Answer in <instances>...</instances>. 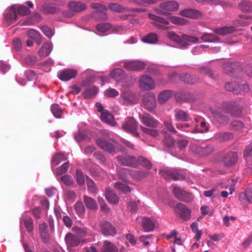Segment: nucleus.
I'll return each instance as SVG.
<instances>
[{"label":"nucleus","mask_w":252,"mask_h":252,"mask_svg":"<svg viewBox=\"0 0 252 252\" xmlns=\"http://www.w3.org/2000/svg\"><path fill=\"white\" fill-rule=\"evenodd\" d=\"M117 159L119 163L123 165L135 167L139 165H141L148 169H151L152 167L151 162L142 157H140L137 159L132 156L126 157H118Z\"/></svg>","instance_id":"7ed1b4c3"},{"label":"nucleus","mask_w":252,"mask_h":252,"mask_svg":"<svg viewBox=\"0 0 252 252\" xmlns=\"http://www.w3.org/2000/svg\"><path fill=\"white\" fill-rule=\"evenodd\" d=\"M68 163H63L61 167L57 169L56 173L57 175H60L65 173L68 168Z\"/></svg>","instance_id":"bf43d9fd"},{"label":"nucleus","mask_w":252,"mask_h":252,"mask_svg":"<svg viewBox=\"0 0 252 252\" xmlns=\"http://www.w3.org/2000/svg\"><path fill=\"white\" fill-rule=\"evenodd\" d=\"M105 195L106 199L110 203L116 204L118 203V197L109 188L106 189Z\"/></svg>","instance_id":"f704fd0d"},{"label":"nucleus","mask_w":252,"mask_h":252,"mask_svg":"<svg viewBox=\"0 0 252 252\" xmlns=\"http://www.w3.org/2000/svg\"><path fill=\"white\" fill-rule=\"evenodd\" d=\"M125 28L122 25L112 26L109 23H102L96 26L97 30L100 32L109 33H121L125 31Z\"/></svg>","instance_id":"0eeeda50"},{"label":"nucleus","mask_w":252,"mask_h":252,"mask_svg":"<svg viewBox=\"0 0 252 252\" xmlns=\"http://www.w3.org/2000/svg\"><path fill=\"white\" fill-rule=\"evenodd\" d=\"M84 201L86 206L90 210H95L97 208L95 200L89 196H84Z\"/></svg>","instance_id":"58836bf2"},{"label":"nucleus","mask_w":252,"mask_h":252,"mask_svg":"<svg viewBox=\"0 0 252 252\" xmlns=\"http://www.w3.org/2000/svg\"><path fill=\"white\" fill-rule=\"evenodd\" d=\"M143 42L149 44H155L158 41V35L156 33H151L142 38Z\"/></svg>","instance_id":"c03bdc74"},{"label":"nucleus","mask_w":252,"mask_h":252,"mask_svg":"<svg viewBox=\"0 0 252 252\" xmlns=\"http://www.w3.org/2000/svg\"><path fill=\"white\" fill-rule=\"evenodd\" d=\"M167 37L170 40L176 43L181 49H186L193 44L197 43L199 41L198 38L195 36L185 34L180 36L173 32H169Z\"/></svg>","instance_id":"f257e3e1"},{"label":"nucleus","mask_w":252,"mask_h":252,"mask_svg":"<svg viewBox=\"0 0 252 252\" xmlns=\"http://www.w3.org/2000/svg\"><path fill=\"white\" fill-rule=\"evenodd\" d=\"M143 104L146 109L149 111L152 110L156 105L155 96L152 94L146 95L143 99Z\"/></svg>","instance_id":"412c9836"},{"label":"nucleus","mask_w":252,"mask_h":252,"mask_svg":"<svg viewBox=\"0 0 252 252\" xmlns=\"http://www.w3.org/2000/svg\"><path fill=\"white\" fill-rule=\"evenodd\" d=\"M111 76L117 82H121L126 78V75L121 68H116L111 72Z\"/></svg>","instance_id":"c756f323"},{"label":"nucleus","mask_w":252,"mask_h":252,"mask_svg":"<svg viewBox=\"0 0 252 252\" xmlns=\"http://www.w3.org/2000/svg\"><path fill=\"white\" fill-rule=\"evenodd\" d=\"M109 9L114 12H133L138 11V9L128 8L123 6L120 5L118 3H111L108 5Z\"/></svg>","instance_id":"5701e85b"},{"label":"nucleus","mask_w":252,"mask_h":252,"mask_svg":"<svg viewBox=\"0 0 252 252\" xmlns=\"http://www.w3.org/2000/svg\"><path fill=\"white\" fill-rule=\"evenodd\" d=\"M175 212L184 220H189L190 218V211L184 204L178 203L175 208Z\"/></svg>","instance_id":"dca6fc26"},{"label":"nucleus","mask_w":252,"mask_h":252,"mask_svg":"<svg viewBox=\"0 0 252 252\" xmlns=\"http://www.w3.org/2000/svg\"><path fill=\"white\" fill-rule=\"evenodd\" d=\"M104 94L106 96L112 97L118 96L119 92L114 89L109 88L104 91Z\"/></svg>","instance_id":"13d9d810"},{"label":"nucleus","mask_w":252,"mask_h":252,"mask_svg":"<svg viewBox=\"0 0 252 252\" xmlns=\"http://www.w3.org/2000/svg\"><path fill=\"white\" fill-rule=\"evenodd\" d=\"M160 172L161 175L164 176L165 178L166 177L165 176V174H167L168 176H169L170 177L173 178L175 180H180L183 179L185 178L184 175L178 172L177 171H175L173 172L169 170H161Z\"/></svg>","instance_id":"7c9ffc66"},{"label":"nucleus","mask_w":252,"mask_h":252,"mask_svg":"<svg viewBox=\"0 0 252 252\" xmlns=\"http://www.w3.org/2000/svg\"><path fill=\"white\" fill-rule=\"evenodd\" d=\"M195 129L193 132H205L208 131V127L206 123L204 121H200L197 118L194 119Z\"/></svg>","instance_id":"473e14b6"},{"label":"nucleus","mask_w":252,"mask_h":252,"mask_svg":"<svg viewBox=\"0 0 252 252\" xmlns=\"http://www.w3.org/2000/svg\"><path fill=\"white\" fill-rule=\"evenodd\" d=\"M76 70L72 69H64L58 73V78L63 81H67L74 78L77 75Z\"/></svg>","instance_id":"2eb2a0df"},{"label":"nucleus","mask_w":252,"mask_h":252,"mask_svg":"<svg viewBox=\"0 0 252 252\" xmlns=\"http://www.w3.org/2000/svg\"><path fill=\"white\" fill-rule=\"evenodd\" d=\"M140 128L143 132L144 133L148 134L150 135H151L153 137H156L158 135V131L155 129L149 128L145 127L143 126H140Z\"/></svg>","instance_id":"864d4df0"},{"label":"nucleus","mask_w":252,"mask_h":252,"mask_svg":"<svg viewBox=\"0 0 252 252\" xmlns=\"http://www.w3.org/2000/svg\"><path fill=\"white\" fill-rule=\"evenodd\" d=\"M239 199L242 203L246 201L252 203V184L249 185L245 192H241L239 194Z\"/></svg>","instance_id":"4be33fe9"},{"label":"nucleus","mask_w":252,"mask_h":252,"mask_svg":"<svg viewBox=\"0 0 252 252\" xmlns=\"http://www.w3.org/2000/svg\"><path fill=\"white\" fill-rule=\"evenodd\" d=\"M100 119L103 122L111 126H114L116 125L113 116L107 110L102 111L100 115Z\"/></svg>","instance_id":"393cba45"},{"label":"nucleus","mask_w":252,"mask_h":252,"mask_svg":"<svg viewBox=\"0 0 252 252\" xmlns=\"http://www.w3.org/2000/svg\"><path fill=\"white\" fill-rule=\"evenodd\" d=\"M69 10L74 12H80L86 9V5L80 1H72L68 3Z\"/></svg>","instance_id":"b1692460"},{"label":"nucleus","mask_w":252,"mask_h":252,"mask_svg":"<svg viewBox=\"0 0 252 252\" xmlns=\"http://www.w3.org/2000/svg\"><path fill=\"white\" fill-rule=\"evenodd\" d=\"M190 151L193 154L199 155H205L212 151L211 146H206L205 148H203L196 144H192L189 147Z\"/></svg>","instance_id":"aec40b11"},{"label":"nucleus","mask_w":252,"mask_h":252,"mask_svg":"<svg viewBox=\"0 0 252 252\" xmlns=\"http://www.w3.org/2000/svg\"><path fill=\"white\" fill-rule=\"evenodd\" d=\"M97 200L100 206L101 210L105 212H108L109 211V208L107 207L104 199L102 197L99 196L97 198Z\"/></svg>","instance_id":"69168bd1"},{"label":"nucleus","mask_w":252,"mask_h":252,"mask_svg":"<svg viewBox=\"0 0 252 252\" xmlns=\"http://www.w3.org/2000/svg\"><path fill=\"white\" fill-rule=\"evenodd\" d=\"M100 231L106 236H113L116 234L115 228L108 221L101 222L100 224Z\"/></svg>","instance_id":"a211bd4d"},{"label":"nucleus","mask_w":252,"mask_h":252,"mask_svg":"<svg viewBox=\"0 0 252 252\" xmlns=\"http://www.w3.org/2000/svg\"><path fill=\"white\" fill-rule=\"evenodd\" d=\"M53 49L52 43H44L38 51L39 55L41 57L47 56L50 54Z\"/></svg>","instance_id":"c9c22d12"},{"label":"nucleus","mask_w":252,"mask_h":252,"mask_svg":"<svg viewBox=\"0 0 252 252\" xmlns=\"http://www.w3.org/2000/svg\"><path fill=\"white\" fill-rule=\"evenodd\" d=\"M145 66L144 63L139 61H127L124 64V67L126 69L134 71L143 69Z\"/></svg>","instance_id":"6ab92c4d"},{"label":"nucleus","mask_w":252,"mask_h":252,"mask_svg":"<svg viewBox=\"0 0 252 252\" xmlns=\"http://www.w3.org/2000/svg\"><path fill=\"white\" fill-rule=\"evenodd\" d=\"M179 8L178 3L175 1H168L160 4L159 8H156L157 13L162 15H168L169 12L177 10Z\"/></svg>","instance_id":"423d86ee"},{"label":"nucleus","mask_w":252,"mask_h":252,"mask_svg":"<svg viewBox=\"0 0 252 252\" xmlns=\"http://www.w3.org/2000/svg\"><path fill=\"white\" fill-rule=\"evenodd\" d=\"M86 181L89 191L92 193H96L97 189L94 182L89 178L87 179Z\"/></svg>","instance_id":"5fc2aeb1"},{"label":"nucleus","mask_w":252,"mask_h":252,"mask_svg":"<svg viewBox=\"0 0 252 252\" xmlns=\"http://www.w3.org/2000/svg\"><path fill=\"white\" fill-rule=\"evenodd\" d=\"M74 208L78 216L82 217L84 215L85 209L82 202H77L74 205Z\"/></svg>","instance_id":"8fccbe9b"},{"label":"nucleus","mask_w":252,"mask_h":252,"mask_svg":"<svg viewBox=\"0 0 252 252\" xmlns=\"http://www.w3.org/2000/svg\"><path fill=\"white\" fill-rule=\"evenodd\" d=\"M212 113L214 118L219 124L223 125L227 123V116L225 114V112L223 110L219 109L217 111L213 112Z\"/></svg>","instance_id":"a878e982"},{"label":"nucleus","mask_w":252,"mask_h":252,"mask_svg":"<svg viewBox=\"0 0 252 252\" xmlns=\"http://www.w3.org/2000/svg\"><path fill=\"white\" fill-rule=\"evenodd\" d=\"M237 159V154L233 152L228 153L224 158V163L226 166H231L235 163Z\"/></svg>","instance_id":"72a5a7b5"},{"label":"nucleus","mask_w":252,"mask_h":252,"mask_svg":"<svg viewBox=\"0 0 252 252\" xmlns=\"http://www.w3.org/2000/svg\"><path fill=\"white\" fill-rule=\"evenodd\" d=\"M118 173L120 178L125 181H127V176L128 174L136 180H141L147 177L149 174V172L147 171H130L124 168L120 169Z\"/></svg>","instance_id":"39448f33"},{"label":"nucleus","mask_w":252,"mask_h":252,"mask_svg":"<svg viewBox=\"0 0 252 252\" xmlns=\"http://www.w3.org/2000/svg\"><path fill=\"white\" fill-rule=\"evenodd\" d=\"M173 191L177 198L184 201H187L186 199L187 193L180 188L176 186L174 187Z\"/></svg>","instance_id":"4c0bfd02"},{"label":"nucleus","mask_w":252,"mask_h":252,"mask_svg":"<svg viewBox=\"0 0 252 252\" xmlns=\"http://www.w3.org/2000/svg\"><path fill=\"white\" fill-rule=\"evenodd\" d=\"M175 117L177 121H187L188 120V114L181 110H178L176 111Z\"/></svg>","instance_id":"49530a36"},{"label":"nucleus","mask_w":252,"mask_h":252,"mask_svg":"<svg viewBox=\"0 0 252 252\" xmlns=\"http://www.w3.org/2000/svg\"><path fill=\"white\" fill-rule=\"evenodd\" d=\"M43 10L46 13L54 14L58 11V8L55 6L49 5H44L43 7Z\"/></svg>","instance_id":"4d7b16f0"},{"label":"nucleus","mask_w":252,"mask_h":252,"mask_svg":"<svg viewBox=\"0 0 252 252\" xmlns=\"http://www.w3.org/2000/svg\"><path fill=\"white\" fill-rule=\"evenodd\" d=\"M252 21V16L243 15L240 16L239 18L236 20L234 24L238 26H247L250 25Z\"/></svg>","instance_id":"cd10ccee"},{"label":"nucleus","mask_w":252,"mask_h":252,"mask_svg":"<svg viewBox=\"0 0 252 252\" xmlns=\"http://www.w3.org/2000/svg\"><path fill=\"white\" fill-rule=\"evenodd\" d=\"M74 139L77 142L82 140H86L87 138L86 134L81 131H78L77 133L74 134Z\"/></svg>","instance_id":"0e129e2a"},{"label":"nucleus","mask_w":252,"mask_h":252,"mask_svg":"<svg viewBox=\"0 0 252 252\" xmlns=\"http://www.w3.org/2000/svg\"><path fill=\"white\" fill-rule=\"evenodd\" d=\"M235 31V29L233 26L223 27L220 28L215 29L214 32L216 33L224 35L228 33L233 32Z\"/></svg>","instance_id":"ea45409f"},{"label":"nucleus","mask_w":252,"mask_h":252,"mask_svg":"<svg viewBox=\"0 0 252 252\" xmlns=\"http://www.w3.org/2000/svg\"><path fill=\"white\" fill-rule=\"evenodd\" d=\"M135 95L133 93L127 90L122 92L120 97V102L124 105H128L134 102Z\"/></svg>","instance_id":"f3484780"},{"label":"nucleus","mask_w":252,"mask_h":252,"mask_svg":"<svg viewBox=\"0 0 252 252\" xmlns=\"http://www.w3.org/2000/svg\"><path fill=\"white\" fill-rule=\"evenodd\" d=\"M139 203L140 201L139 200L137 201H131L128 203V208L131 212H135L136 211Z\"/></svg>","instance_id":"338daca9"},{"label":"nucleus","mask_w":252,"mask_h":252,"mask_svg":"<svg viewBox=\"0 0 252 252\" xmlns=\"http://www.w3.org/2000/svg\"><path fill=\"white\" fill-rule=\"evenodd\" d=\"M98 91L97 87L92 86L87 88L83 93V96L86 98H90L95 95Z\"/></svg>","instance_id":"37998d69"},{"label":"nucleus","mask_w":252,"mask_h":252,"mask_svg":"<svg viewBox=\"0 0 252 252\" xmlns=\"http://www.w3.org/2000/svg\"><path fill=\"white\" fill-rule=\"evenodd\" d=\"M91 7L96 10L93 13V17L98 20H106L107 18L105 12L107 8L105 5L101 4L94 3L91 4Z\"/></svg>","instance_id":"1a4fd4ad"},{"label":"nucleus","mask_w":252,"mask_h":252,"mask_svg":"<svg viewBox=\"0 0 252 252\" xmlns=\"http://www.w3.org/2000/svg\"><path fill=\"white\" fill-rule=\"evenodd\" d=\"M23 222L24 223L27 230L29 232H32L33 230V221L30 217L26 215V213L23 215L20 220L21 223Z\"/></svg>","instance_id":"2f4dec72"},{"label":"nucleus","mask_w":252,"mask_h":252,"mask_svg":"<svg viewBox=\"0 0 252 252\" xmlns=\"http://www.w3.org/2000/svg\"><path fill=\"white\" fill-rule=\"evenodd\" d=\"M115 188L122 193H126L130 192L131 189L126 185L125 184H122L120 182L116 183L114 185Z\"/></svg>","instance_id":"09e8293b"},{"label":"nucleus","mask_w":252,"mask_h":252,"mask_svg":"<svg viewBox=\"0 0 252 252\" xmlns=\"http://www.w3.org/2000/svg\"><path fill=\"white\" fill-rule=\"evenodd\" d=\"M232 137V134L229 132L220 133L216 134V138L220 141L228 140Z\"/></svg>","instance_id":"6e6d98bb"},{"label":"nucleus","mask_w":252,"mask_h":252,"mask_svg":"<svg viewBox=\"0 0 252 252\" xmlns=\"http://www.w3.org/2000/svg\"><path fill=\"white\" fill-rule=\"evenodd\" d=\"M76 176L78 184L80 185H83L85 183V178L82 172L79 170H77L76 172Z\"/></svg>","instance_id":"680f3d73"},{"label":"nucleus","mask_w":252,"mask_h":252,"mask_svg":"<svg viewBox=\"0 0 252 252\" xmlns=\"http://www.w3.org/2000/svg\"><path fill=\"white\" fill-rule=\"evenodd\" d=\"M139 118L140 122L148 127L154 128L158 125V122L148 113L139 114Z\"/></svg>","instance_id":"f8f14e48"},{"label":"nucleus","mask_w":252,"mask_h":252,"mask_svg":"<svg viewBox=\"0 0 252 252\" xmlns=\"http://www.w3.org/2000/svg\"><path fill=\"white\" fill-rule=\"evenodd\" d=\"M139 86L142 90L149 91L155 88V83L150 76L144 75L139 80Z\"/></svg>","instance_id":"4468645a"},{"label":"nucleus","mask_w":252,"mask_h":252,"mask_svg":"<svg viewBox=\"0 0 252 252\" xmlns=\"http://www.w3.org/2000/svg\"><path fill=\"white\" fill-rule=\"evenodd\" d=\"M10 11L4 15L5 21L9 25H15L18 19V15L24 16L29 13L28 8L24 5H14L9 7Z\"/></svg>","instance_id":"f03ea898"},{"label":"nucleus","mask_w":252,"mask_h":252,"mask_svg":"<svg viewBox=\"0 0 252 252\" xmlns=\"http://www.w3.org/2000/svg\"><path fill=\"white\" fill-rule=\"evenodd\" d=\"M118 249L111 242L105 241L103 242V249L101 252H118Z\"/></svg>","instance_id":"79ce46f5"},{"label":"nucleus","mask_w":252,"mask_h":252,"mask_svg":"<svg viewBox=\"0 0 252 252\" xmlns=\"http://www.w3.org/2000/svg\"><path fill=\"white\" fill-rule=\"evenodd\" d=\"M239 8L244 12L252 11V2L249 1H243L239 4Z\"/></svg>","instance_id":"a18cd8bd"},{"label":"nucleus","mask_w":252,"mask_h":252,"mask_svg":"<svg viewBox=\"0 0 252 252\" xmlns=\"http://www.w3.org/2000/svg\"><path fill=\"white\" fill-rule=\"evenodd\" d=\"M173 94L172 92L166 90L161 92L158 95V101L160 103H165Z\"/></svg>","instance_id":"a19ab883"},{"label":"nucleus","mask_w":252,"mask_h":252,"mask_svg":"<svg viewBox=\"0 0 252 252\" xmlns=\"http://www.w3.org/2000/svg\"><path fill=\"white\" fill-rule=\"evenodd\" d=\"M225 88L227 91L238 94L242 92L248 91L249 90V86L245 83L239 85L235 82H232L226 83Z\"/></svg>","instance_id":"9d476101"},{"label":"nucleus","mask_w":252,"mask_h":252,"mask_svg":"<svg viewBox=\"0 0 252 252\" xmlns=\"http://www.w3.org/2000/svg\"><path fill=\"white\" fill-rule=\"evenodd\" d=\"M169 19L172 23L177 25H185L187 23L186 19L178 16H170Z\"/></svg>","instance_id":"3c124183"},{"label":"nucleus","mask_w":252,"mask_h":252,"mask_svg":"<svg viewBox=\"0 0 252 252\" xmlns=\"http://www.w3.org/2000/svg\"><path fill=\"white\" fill-rule=\"evenodd\" d=\"M180 14L184 17L195 19L199 17L201 13L196 10L186 9L180 11Z\"/></svg>","instance_id":"c85d7f7f"},{"label":"nucleus","mask_w":252,"mask_h":252,"mask_svg":"<svg viewBox=\"0 0 252 252\" xmlns=\"http://www.w3.org/2000/svg\"><path fill=\"white\" fill-rule=\"evenodd\" d=\"M165 128L163 129L164 133H166L167 131L170 132H175L174 127L172 126L171 122L170 120L164 121Z\"/></svg>","instance_id":"052dcab7"},{"label":"nucleus","mask_w":252,"mask_h":252,"mask_svg":"<svg viewBox=\"0 0 252 252\" xmlns=\"http://www.w3.org/2000/svg\"><path fill=\"white\" fill-rule=\"evenodd\" d=\"M180 79L181 80L187 83L193 84L195 82V81L193 79L191 75L187 74L181 75Z\"/></svg>","instance_id":"e2e57ef3"},{"label":"nucleus","mask_w":252,"mask_h":252,"mask_svg":"<svg viewBox=\"0 0 252 252\" xmlns=\"http://www.w3.org/2000/svg\"><path fill=\"white\" fill-rule=\"evenodd\" d=\"M142 225L145 231H151L155 228L156 220L149 218H143L142 220Z\"/></svg>","instance_id":"bb28decb"},{"label":"nucleus","mask_w":252,"mask_h":252,"mask_svg":"<svg viewBox=\"0 0 252 252\" xmlns=\"http://www.w3.org/2000/svg\"><path fill=\"white\" fill-rule=\"evenodd\" d=\"M96 143L100 148L112 154L116 153L118 151H120L122 152L126 151L125 147L119 145L115 141L111 140L108 142L103 138L97 139L96 140Z\"/></svg>","instance_id":"20e7f679"},{"label":"nucleus","mask_w":252,"mask_h":252,"mask_svg":"<svg viewBox=\"0 0 252 252\" xmlns=\"http://www.w3.org/2000/svg\"><path fill=\"white\" fill-rule=\"evenodd\" d=\"M67 156L64 153H57L54 155L52 161V165L56 166L58 165L61 161L66 160Z\"/></svg>","instance_id":"e433bc0d"},{"label":"nucleus","mask_w":252,"mask_h":252,"mask_svg":"<svg viewBox=\"0 0 252 252\" xmlns=\"http://www.w3.org/2000/svg\"><path fill=\"white\" fill-rule=\"evenodd\" d=\"M51 111L55 117L57 118H60L61 117L62 112L58 104H54L52 105Z\"/></svg>","instance_id":"603ef678"},{"label":"nucleus","mask_w":252,"mask_h":252,"mask_svg":"<svg viewBox=\"0 0 252 252\" xmlns=\"http://www.w3.org/2000/svg\"><path fill=\"white\" fill-rule=\"evenodd\" d=\"M148 16L149 18L153 21V24L158 28L163 30L170 28L168 26L169 22L163 18L151 13L149 14Z\"/></svg>","instance_id":"9b49d317"},{"label":"nucleus","mask_w":252,"mask_h":252,"mask_svg":"<svg viewBox=\"0 0 252 252\" xmlns=\"http://www.w3.org/2000/svg\"><path fill=\"white\" fill-rule=\"evenodd\" d=\"M237 65L235 63H227L223 65V71L225 73L231 74L236 70Z\"/></svg>","instance_id":"de8ad7c7"},{"label":"nucleus","mask_w":252,"mask_h":252,"mask_svg":"<svg viewBox=\"0 0 252 252\" xmlns=\"http://www.w3.org/2000/svg\"><path fill=\"white\" fill-rule=\"evenodd\" d=\"M123 129L128 132L133 134L135 136L138 137L139 133L137 131V122L132 117L127 118L123 124Z\"/></svg>","instance_id":"6e6552de"},{"label":"nucleus","mask_w":252,"mask_h":252,"mask_svg":"<svg viewBox=\"0 0 252 252\" xmlns=\"http://www.w3.org/2000/svg\"><path fill=\"white\" fill-rule=\"evenodd\" d=\"M62 182L67 186H69L73 183V179L71 176L65 175L61 177Z\"/></svg>","instance_id":"774afa93"},{"label":"nucleus","mask_w":252,"mask_h":252,"mask_svg":"<svg viewBox=\"0 0 252 252\" xmlns=\"http://www.w3.org/2000/svg\"><path fill=\"white\" fill-rule=\"evenodd\" d=\"M64 240L67 248L69 250L83 242L78 236L73 235L71 233H68L66 234Z\"/></svg>","instance_id":"ddd939ff"}]
</instances>
